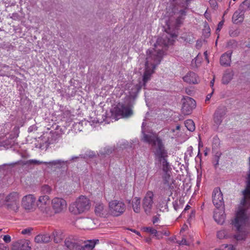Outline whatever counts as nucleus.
<instances>
[{
	"label": "nucleus",
	"mask_w": 250,
	"mask_h": 250,
	"mask_svg": "<svg viewBox=\"0 0 250 250\" xmlns=\"http://www.w3.org/2000/svg\"><path fill=\"white\" fill-rule=\"evenodd\" d=\"M179 13L180 15L175 21H173L170 20L167 22V28L166 32L157 39L154 47L148 49L146 52L145 70L143 77L144 84L150 80L156 67L160 63L164 50L172 45L177 38L178 33L176 28L182 23L183 17L186 15V9L180 10Z\"/></svg>",
	"instance_id": "nucleus-1"
},
{
	"label": "nucleus",
	"mask_w": 250,
	"mask_h": 250,
	"mask_svg": "<svg viewBox=\"0 0 250 250\" xmlns=\"http://www.w3.org/2000/svg\"><path fill=\"white\" fill-rule=\"evenodd\" d=\"M249 170L246 176V188L243 191V197L236 213L235 217L232 220V225L238 231H241L243 226L248 219L250 210V157Z\"/></svg>",
	"instance_id": "nucleus-2"
},
{
	"label": "nucleus",
	"mask_w": 250,
	"mask_h": 250,
	"mask_svg": "<svg viewBox=\"0 0 250 250\" xmlns=\"http://www.w3.org/2000/svg\"><path fill=\"white\" fill-rule=\"evenodd\" d=\"M157 161L160 162L163 170L162 181L160 189L162 192L170 196L176 187L175 181L172 177L171 165L167 159V157H158Z\"/></svg>",
	"instance_id": "nucleus-3"
},
{
	"label": "nucleus",
	"mask_w": 250,
	"mask_h": 250,
	"mask_svg": "<svg viewBox=\"0 0 250 250\" xmlns=\"http://www.w3.org/2000/svg\"><path fill=\"white\" fill-rule=\"evenodd\" d=\"M143 140L152 146V150L157 156H167L164 146L161 140L155 134L153 133H150L148 134H144Z\"/></svg>",
	"instance_id": "nucleus-4"
},
{
	"label": "nucleus",
	"mask_w": 250,
	"mask_h": 250,
	"mask_svg": "<svg viewBox=\"0 0 250 250\" xmlns=\"http://www.w3.org/2000/svg\"><path fill=\"white\" fill-rule=\"evenodd\" d=\"M89 208V200L85 196H81L70 205L69 210L72 213L78 214L88 210Z\"/></svg>",
	"instance_id": "nucleus-5"
},
{
	"label": "nucleus",
	"mask_w": 250,
	"mask_h": 250,
	"mask_svg": "<svg viewBox=\"0 0 250 250\" xmlns=\"http://www.w3.org/2000/svg\"><path fill=\"white\" fill-rule=\"evenodd\" d=\"M111 116L116 120L121 118H128L133 114L132 110L128 106L119 103L111 109Z\"/></svg>",
	"instance_id": "nucleus-6"
},
{
	"label": "nucleus",
	"mask_w": 250,
	"mask_h": 250,
	"mask_svg": "<svg viewBox=\"0 0 250 250\" xmlns=\"http://www.w3.org/2000/svg\"><path fill=\"white\" fill-rule=\"evenodd\" d=\"M20 195L18 192L13 191L6 195V206L9 209L17 211L19 208Z\"/></svg>",
	"instance_id": "nucleus-7"
},
{
	"label": "nucleus",
	"mask_w": 250,
	"mask_h": 250,
	"mask_svg": "<svg viewBox=\"0 0 250 250\" xmlns=\"http://www.w3.org/2000/svg\"><path fill=\"white\" fill-rule=\"evenodd\" d=\"M39 209L46 215L51 216L52 212L50 208V198L47 195L40 196L37 202Z\"/></svg>",
	"instance_id": "nucleus-8"
},
{
	"label": "nucleus",
	"mask_w": 250,
	"mask_h": 250,
	"mask_svg": "<svg viewBox=\"0 0 250 250\" xmlns=\"http://www.w3.org/2000/svg\"><path fill=\"white\" fill-rule=\"evenodd\" d=\"M111 213L114 216H118L124 212L125 207L122 202L114 200L109 203Z\"/></svg>",
	"instance_id": "nucleus-9"
},
{
	"label": "nucleus",
	"mask_w": 250,
	"mask_h": 250,
	"mask_svg": "<svg viewBox=\"0 0 250 250\" xmlns=\"http://www.w3.org/2000/svg\"><path fill=\"white\" fill-rule=\"evenodd\" d=\"M182 104V112L187 115L190 114L196 106L195 101L189 97H187L183 100Z\"/></svg>",
	"instance_id": "nucleus-10"
},
{
	"label": "nucleus",
	"mask_w": 250,
	"mask_h": 250,
	"mask_svg": "<svg viewBox=\"0 0 250 250\" xmlns=\"http://www.w3.org/2000/svg\"><path fill=\"white\" fill-rule=\"evenodd\" d=\"M51 204L55 213H59L66 208L67 204L62 198L55 197L52 200Z\"/></svg>",
	"instance_id": "nucleus-11"
},
{
	"label": "nucleus",
	"mask_w": 250,
	"mask_h": 250,
	"mask_svg": "<svg viewBox=\"0 0 250 250\" xmlns=\"http://www.w3.org/2000/svg\"><path fill=\"white\" fill-rule=\"evenodd\" d=\"M212 203L216 208H220L224 207V202L223 194L220 188H215L212 192Z\"/></svg>",
	"instance_id": "nucleus-12"
},
{
	"label": "nucleus",
	"mask_w": 250,
	"mask_h": 250,
	"mask_svg": "<svg viewBox=\"0 0 250 250\" xmlns=\"http://www.w3.org/2000/svg\"><path fill=\"white\" fill-rule=\"evenodd\" d=\"M226 114V108L225 106L219 107L214 114L213 125L218 127L221 124Z\"/></svg>",
	"instance_id": "nucleus-13"
},
{
	"label": "nucleus",
	"mask_w": 250,
	"mask_h": 250,
	"mask_svg": "<svg viewBox=\"0 0 250 250\" xmlns=\"http://www.w3.org/2000/svg\"><path fill=\"white\" fill-rule=\"evenodd\" d=\"M153 193L149 191L147 192L143 201V207L146 214L149 213L153 206Z\"/></svg>",
	"instance_id": "nucleus-14"
},
{
	"label": "nucleus",
	"mask_w": 250,
	"mask_h": 250,
	"mask_svg": "<svg viewBox=\"0 0 250 250\" xmlns=\"http://www.w3.org/2000/svg\"><path fill=\"white\" fill-rule=\"evenodd\" d=\"M36 198L33 194H28L23 197L21 201L22 207L26 210H31L34 208Z\"/></svg>",
	"instance_id": "nucleus-15"
},
{
	"label": "nucleus",
	"mask_w": 250,
	"mask_h": 250,
	"mask_svg": "<svg viewBox=\"0 0 250 250\" xmlns=\"http://www.w3.org/2000/svg\"><path fill=\"white\" fill-rule=\"evenodd\" d=\"M226 215L225 214L224 207L220 208H216L214 211L213 218L218 224L222 225L225 222Z\"/></svg>",
	"instance_id": "nucleus-16"
},
{
	"label": "nucleus",
	"mask_w": 250,
	"mask_h": 250,
	"mask_svg": "<svg viewBox=\"0 0 250 250\" xmlns=\"http://www.w3.org/2000/svg\"><path fill=\"white\" fill-rule=\"evenodd\" d=\"M30 242L26 240H20L13 244L12 249L13 250H29Z\"/></svg>",
	"instance_id": "nucleus-17"
},
{
	"label": "nucleus",
	"mask_w": 250,
	"mask_h": 250,
	"mask_svg": "<svg viewBox=\"0 0 250 250\" xmlns=\"http://www.w3.org/2000/svg\"><path fill=\"white\" fill-rule=\"evenodd\" d=\"M64 244L68 250H83L82 245L79 243L70 238L65 240Z\"/></svg>",
	"instance_id": "nucleus-18"
},
{
	"label": "nucleus",
	"mask_w": 250,
	"mask_h": 250,
	"mask_svg": "<svg viewBox=\"0 0 250 250\" xmlns=\"http://www.w3.org/2000/svg\"><path fill=\"white\" fill-rule=\"evenodd\" d=\"M184 82L189 84L198 83L199 79L197 75L193 72H189L183 78Z\"/></svg>",
	"instance_id": "nucleus-19"
},
{
	"label": "nucleus",
	"mask_w": 250,
	"mask_h": 250,
	"mask_svg": "<svg viewBox=\"0 0 250 250\" xmlns=\"http://www.w3.org/2000/svg\"><path fill=\"white\" fill-rule=\"evenodd\" d=\"M244 14L243 9L240 8L233 14L232 18V22L235 24L242 22L244 20Z\"/></svg>",
	"instance_id": "nucleus-20"
},
{
	"label": "nucleus",
	"mask_w": 250,
	"mask_h": 250,
	"mask_svg": "<svg viewBox=\"0 0 250 250\" xmlns=\"http://www.w3.org/2000/svg\"><path fill=\"white\" fill-rule=\"evenodd\" d=\"M232 52H227L223 54L220 58V64L221 65L228 66L230 65L231 62V55Z\"/></svg>",
	"instance_id": "nucleus-21"
},
{
	"label": "nucleus",
	"mask_w": 250,
	"mask_h": 250,
	"mask_svg": "<svg viewBox=\"0 0 250 250\" xmlns=\"http://www.w3.org/2000/svg\"><path fill=\"white\" fill-rule=\"evenodd\" d=\"M99 242V240L98 239L88 240L85 241L84 245H82V246L83 250H92Z\"/></svg>",
	"instance_id": "nucleus-22"
},
{
	"label": "nucleus",
	"mask_w": 250,
	"mask_h": 250,
	"mask_svg": "<svg viewBox=\"0 0 250 250\" xmlns=\"http://www.w3.org/2000/svg\"><path fill=\"white\" fill-rule=\"evenodd\" d=\"M50 236L48 234H39L35 238V241L37 243H46L50 241Z\"/></svg>",
	"instance_id": "nucleus-23"
},
{
	"label": "nucleus",
	"mask_w": 250,
	"mask_h": 250,
	"mask_svg": "<svg viewBox=\"0 0 250 250\" xmlns=\"http://www.w3.org/2000/svg\"><path fill=\"white\" fill-rule=\"evenodd\" d=\"M140 199L138 197H135L132 201V207L134 211L136 213L140 212Z\"/></svg>",
	"instance_id": "nucleus-24"
},
{
	"label": "nucleus",
	"mask_w": 250,
	"mask_h": 250,
	"mask_svg": "<svg viewBox=\"0 0 250 250\" xmlns=\"http://www.w3.org/2000/svg\"><path fill=\"white\" fill-rule=\"evenodd\" d=\"M233 74L232 71H226L224 74L222 78V83L224 84H228L232 80Z\"/></svg>",
	"instance_id": "nucleus-25"
},
{
	"label": "nucleus",
	"mask_w": 250,
	"mask_h": 250,
	"mask_svg": "<svg viewBox=\"0 0 250 250\" xmlns=\"http://www.w3.org/2000/svg\"><path fill=\"white\" fill-rule=\"evenodd\" d=\"M144 230L145 231H146L151 234L155 236L157 238L160 239L159 237V231H157L155 229H153L151 227H145L144 228Z\"/></svg>",
	"instance_id": "nucleus-26"
},
{
	"label": "nucleus",
	"mask_w": 250,
	"mask_h": 250,
	"mask_svg": "<svg viewBox=\"0 0 250 250\" xmlns=\"http://www.w3.org/2000/svg\"><path fill=\"white\" fill-rule=\"evenodd\" d=\"M185 125L187 128L190 131H193L195 129L194 122L192 120H187L185 122Z\"/></svg>",
	"instance_id": "nucleus-27"
},
{
	"label": "nucleus",
	"mask_w": 250,
	"mask_h": 250,
	"mask_svg": "<svg viewBox=\"0 0 250 250\" xmlns=\"http://www.w3.org/2000/svg\"><path fill=\"white\" fill-rule=\"evenodd\" d=\"M53 235L54 236V241L56 243H60L62 239V233L60 231H54L53 232Z\"/></svg>",
	"instance_id": "nucleus-28"
},
{
	"label": "nucleus",
	"mask_w": 250,
	"mask_h": 250,
	"mask_svg": "<svg viewBox=\"0 0 250 250\" xmlns=\"http://www.w3.org/2000/svg\"><path fill=\"white\" fill-rule=\"evenodd\" d=\"M104 209V206L102 203L96 204L95 206V212L97 215L101 216L103 213L102 212Z\"/></svg>",
	"instance_id": "nucleus-29"
},
{
	"label": "nucleus",
	"mask_w": 250,
	"mask_h": 250,
	"mask_svg": "<svg viewBox=\"0 0 250 250\" xmlns=\"http://www.w3.org/2000/svg\"><path fill=\"white\" fill-rule=\"evenodd\" d=\"M52 188L48 185H44L41 187V192L43 194H47V195L48 194H50Z\"/></svg>",
	"instance_id": "nucleus-30"
},
{
	"label": "nucleus",
	"mask_w": 250,
	"mask_h": 250,
	"mask_svg": "<svg viewBox=\"0 0 250 250\" xmlns=\"http://www.w3.org/2000/svg\"><path fill=\"white\" fill-rule=\"evenodd\" d=\"M14 143V140L13 139L11 138L7 140L4 141L1 143V146L5 148H8L11 147Z\"/></svg>",
	"instance_id": "nucleus-31"
},
{
	"label": "nucleus",
	"mask_w": 250,
	"mask_h": 250,
	"mask_svg": "<svg viewBox=\"0 0 250 250\" xmlns=\"http://www.w3.org/2000/svg\"><path fill=\"white\" fill-rule=\"evenodd\" d=\"M240 8L243 11L250 9V0H245L240 5Z\"/></svg>",
	"instance_id": "nucleus-32"
},
{
	"label": "nucleus",
	"mask_w": 250,
	"mask_h": 250,
	"mask_svg": "<svg viewBox=\"0 0 250 250\" xmlns=\"http://www.w3.org/2000/svg\"><path fill=\"white\" fill-rule=\"evenodd\" d=\"M6 205V195L4 194H0V206Z\"/></svg>",
	"instance_id": "nucleus-33"
},
{
	"label": "nucleus",
	"mask_w": 250,
	"mask_h": 250,
	"mask_svg": "<svg viewBox=\"0 0 250 250\" xmlns=\"http://www.w3.org/2000/svg\"><path fill=\"white\" fill-rule=\"evenodd\" d=\"M192 155H194L193 153V147L190 146L188 147L185 152V156H191Z\"/></svg>",
	"instance_id": "nucleus-34"
},
{
	"label": "nucleus",
	"mask_w": 250,
	"mask_h": 250,
	"mask_svg": "<svg viewBox=\"0 0 250 250\" xmlns=\"http://www.w3.org/2000/svg\"><path fill=\"white\" fill-rule=\"evenodd\" d=\"M84 155L86 156H96L97 154L94 151L87 149L85 150Z\"/></svg>",
	"instance_id": "nucleus-35"
},
{
	"label": "nucleus",
	"mask_w": 250,
	"mask_h": 250,
	"mask_svg": "<svg viewBox=\"0 0 250 250\" xmlns=\"http://www.w3.org/2000/svg\"><path fill=\"white\" fill-rule=\"evenodd\" d=\"M217 236L219 239H223L225 238L226 236V232L225 230H220L218 231L217 234Z\"/></svg>",
	"instance_id": "nucleus-36"
},
{
	"label": "nucleus",
	"mask_w": 250,
	"mask_h": 250,
	"mask_svg": "<svg viewBox=\"0 0 250 250\" xmlns=\"http://www.w3.org/2000/svg\"><path fill=\"white\" fill-rule=\"evenodd\" d=\"M224 23V19H223V20H222L220 22H219V23L218 24V26H217V28L216 31V34H218L219 32L220 31V30H221V29L223 27Z\"/></svg>",
	"instance_id": "nucleus-37"
},
{
	"label": "nucleus",
	"mask_w": 250,
	"mask_h": 250,
	"mask_svg": "<svg viewBox=\"0 0 250 250\" xmlns=\"http://www.w3.org/2000/svg\"><path fill=\"white\" fill-rule=\"evenodd\" d=\"M229 34L231 37H235L238 35L239 32L237 30H230Z\"/></svg>",
	"instance_id": "nucleus-38"
},
{
	"label": "nucleus",
	"mask_w": 250,
	"mask_h": 250,
	"mask_svg": "<svg viewBox=\"0 0 250 250\" xmlns=\"http://www.w3.org/2000/svg\"><path fill=\"white\" fill-rule=\"evenodd\" d=\"M219 250H234V247L232 245H226L224 248L221 249Z\"/></svg>",
	"instance_id": "nucleus-39"
},
{
	"label": "nucleus",
	"mask_w": 250,
	"mask_h": 250,
	"mask_svg": "<svg viewBox=\"0 0 250 250\" xmlns=\"http://www.w3.org/2000/svg\"><path fill=\"white\" fill-rule=\"evenodd\" d=\"M3 239L5 242L8 243L11 241V237L8 235H6L4 236Z\"/></svg>",
	"instance_id": "nucleus-40"
},
{
	"label": "nucleus",
	"mask_w": 250,
	"mask_h": 250,
	"mask_svg": "<svg viewBox=\"0 0 250 250\" xmlns=\"http://www.w3.org/2000/svg\"><path fill=\"white\" fill-rule=\"evenodd\" d=\"M177 242L179 245H188V243L187 242V241L185 238H183L181 241H177Z\"/></svg>",
	"instance_id": "nucleus-41"
},
{
	"label": "nucleus",
	"mask_w": 250,
	"mask_h": 250,
	"mask_svg": "<svg viewBox=\"0 0 250 250\" xmlns=\"http://www.w3.org/2000/svg\"><path fill=\"white\" fill-rule=\"evenodd\" d=\"M31 230H32V229H30V228L25 229H23L21 231V233L22 234H29Z\"/></svg>",
	"instance_id": "nucleus-42"
},
{
	"label": "nucleus",
	"mask_w": 250,
	"mask_h": 250,
	"mask_svg": "<svg viewBox=\"0 0 250 250\" xmlns=\"http://www.w3.org/2000/svg\"><path fill=\"white\" fill-rule=\"evenodd\" d=\"M163 235H165L166 236H168L169 235V232L167 231H159L160 238L162 237Z\"/></svg>",
	"instance_id": "nucleus-43"
},
{
	"label": "nucleus",
	"mask_w": 250,
	"mask_h": 250,
	"mask_svg": "<svg viewBox=\"0 0 250 250\" xmlns=\"http://www.w3.org/2000/svg\"><path fill=\"white\" fill-rule=\"evenodd\" d=\"M83 223L88 225H90L91 224H92L93 223V221L91 219L87 218V219H84L83 220Z\"/></svg>",
	"instance_id": "nucleus-44"
},
{
	"label": "nucleus",
	"mask_w": 250,
	"mask_h": 250,
	"mask_svg": "<svg viewBox=\"0 0 250 250\" xmlns=\"http://www.w3.org/2000/svg\"><path fill=\"white\" fill-rule=\"evenodd\" d=\"M0 250H9V249L4 244L0 243Z\"/></svg>",
	"instance_id": "nucleus-45"
},
{
	"label": "nucleus",
	"mask_w": 250,
	"mask_h": 250,
	"mask_svg": "<svg viewBox=\"0 0 250 250\" xmlns=\"http://www.w3.org/2000/svg\"><path fill=\"white\" fill-rule=\"evenodd\" d=\"M213 92H214V89H212V91L211 93H209L207 95V96L206 97V102H207L209 101L210 99L211 98V97L213 94Z\"/></svg>",
	"instance_id": "nucleus-46"
},
{
	"label": "nucleus",
	"mask_w": 250,
	"mask_h": 250,
	"mask_svg": "<svg viewBox=\"0 0 250 250\" xmlns=\"http://www.w3.org/2000/svg\"><path fill=\"white\" fill-rule=\"evenodd\" d=\"M173 206L175 209V210H177L179 208V205H178V202L177 201H174L173 202Z\"/></svg>",
	"instance_id": "nucleus-47"
},
{
	"label": "nucleus",
	"mask_w": 250,
	"mask_h": 250,
	"mask_svg": "<svg viewBox=\"0 0 250 250\" xmlns=\"http://www.w3.org/2000/svg\"><path fill=\"white\" fill-rule=\"evenodd\" d=\"M112 151V149L111 148H107V150L105 151L104 153H103L104 155L107 154L108 155L110 153H111Z\"/></svg>",
	"instance_id": "nucleus-48"
},
{
	"label": "nucleus",
	"mask_w": 250,
	"mask_h": 250,
	"mask_svg": "<svg viewBox=\"0 0 250 250\" xmlns=\"http://www.w3.org/2000/svg\"><path fill=\"white\" fill-rule=\"evenodd\" d=\"M158 220H159V218L158 217H157L156 216L154 217L153 219V224H155L156 222H157L158 221Z\"/></svg>",
	"instance_id": "nucleus-49"
},
{
	"label": "nucleus",
	"mask_w": 250,
	"mask_h": 250,
	"mask_svg": "<svg viewBox=\"0 0 250 250\" xmlns=\"http://www.w3.org/2000/svg\"><path fill=\"white\" fill-rule=\"evenodd\" d=\"M214 78H213V79L210 82V86L211 87L212 89H213V85H214Z\"/></svg>",
	"instance_id": "nucleus-50"
},
{
	"label": "nucleus",
	"mask_w": 250,
	"mask_h": 250,
	"mask_svg": "<svg viewBox=\"0 0 250 250\" xmlns=\"http://www.w3.org/2000/svg\"><path fill=\"white\" fill-rule=\"evenodd\" d=\"M209 151V149L206 148V150H204V155L207 156L208 154V152Z\"/></svg>",
	"instance_id": "nucleus-51"
},
{
	"label": "nucleus",
	"mask_w": 250,
	"mask_h": 250,
	"mask_svg": "<svg viewBox=\"0 0 250 250\" xmlns=\"http://www.w3.org/2000/svg\"><path fill=\"white\" fill-rule=\"evenodd\" d=\"M204 55H205V56L206 59L207 60V61L208 62H209V60H208V57H207V55H208V54H207V51H206V52H204Z\"/></svg>",
	"instance_id": "nucleus-52"
},
{
	"label": "nucleus",
	"mask_w": 250,
	"mask_h": 250,
	"mask_svg": "<svg viewBox=\"0 0 250 250\" xmlns=\"http://www.w3.org/2000/svg\"><path fill=\"white\" fill-rule=\"evenodd\" d=\"M131 230L133 232H135V233H136L137 235H140V233L139 231H138L135 229H134V230L131 229Z\"/></svg>",
	"instance_id": "nucleus-53"
},
{
	"label": "nucleus",
	"mask_w": 250,
	"mask_h": 250,
	"mask_svg": "<svg viewBox=\"0 0 250 250\" xmlns=\"http://www.w3.org/2000/svg\"><path fill=\"white\" fill-rule=\"evenodd\" d=\"M235 238L237 240H241V239H243V238L242 237L240 236L239 235L235 236Z\"/></svg>",
	"instance_id": "nucleus-54"
},
{
	"label": "nucleus",
	"mask_w": 250,
	"mask_h": 250,
	"mask_svg": "<svg viewBox=\"0 0 250 250\" xmlns=\"http://www.w3.org/2000/svg\"><path fill=\"white\" fill-rule=\"evenodd\" d=\"M190 208V206L187 205L186 206V208H185L184 211L189 209Z\"/></svg>",
	"instance_id": "nucleus-55"
},
{
	"label": "nucleus",
	"mask_w": 250,
	"mask_h": 250,
	"mask_svg": "<svg viewBox=\"0 0 250 250\" xmlns=\"http://www.w3.org/2000/svg\"><path fill=\"white\" fill-rule=\"evenodd\" d=\"M219 157H216V163L214 164V166L216 167L217 165H218V159Z\"/></svg>",
	"instance_id": "nucleus-56"
},
{
	"label": "nucleus",
	"mask_w": 250,
	"mask_h": 250,
	"mask_svg": "<svg viewBox=\"0 0 250 250\" xmlns=\"http://www.w3.org/2000/svg\"><path fill=\"white\" fill-rule=\"evenodd\" d=\"M194 215H195V212L194 211H192L191 212V213L190 217H191L192 216H194Z\"/></svg>",
	"instance_id": "nucleus-57"
},
{
	"label": "nucleus",
	"mask_w": 250,
	"mask_h": 250,
	"mask_svg": "<svg viewBox=\"0 0 250 250\" xmlns=\"http://www.w3.org/2000/svg\"><path fill=\"white\" fill-rule=\"evenodd\" d=\"M200 146H199L197 156H199V155L200 154Z\"/></svg>",
	"instance_id": "nucleus-58"
},
{
	"label": "nucleus",
	"mask_w": 250,
	"mask_h": 250,
	"mask_svg": "<svg viewBox=\"0 0 250 250\" xmlns=\"http://www.w3.org/2000/svg\"><path fill=\"white\" fill-rule=\"evenodd\" d=\"M180 126L179 125H177L176 126V129L177 130H179V129H180Z\"/></svg>",
	"instance_id": "nucleus-59"
},
{
	"label": "nucleus",
	"mask_w": 250,
	"mask_h": 250,
	"mask_svg": "<svg viewBox=\"0 0 250 250\" xmlns=\"http://www.w3.org/2000/svg\"><path fill=\"white\" fill-rule=\"evenodd\" d=\"M214 141H215L216 143H219V140H218V139H214Z\"/></svg>",
	"instance_id": "nucleus-60"
},
{
	"label": "nucleus",
	"mask_w": 250,
	"mask_h": 250,
	"mask_svg": "<svg viewBox=\"0 0 250 250\" xmlns=\"http://www.w3.org/2000/svg\"><path fill=\"white\" fill-rule=\"evenodd\" d=\"M3 68H8L9 66L8 65H4L3 66Z\"/></svg>",
	"instance_id": "nucleus-61"
},
{
	"label": "nucleus",
	"mask_w": 250,
	"mask_h": 250,
	"mask_svg": "<svg viewBox=\"0 0 250 250\" xmlns=\"http://www.w3.org/2000/svg\"><path fill=\"white\" fill-rule=\"evenodd\" d=\"M228 9H227L226 11H225L224 16L228 13Z\"/></svg>",
	"instance_id": "nucleus-62"
},
{
	"label": "nucleus",
	"mask_w": 250,
	"mask_h": 250,
	"mask_svg": "<svg viewBox=\"0 0 250 250\" xmlns=\"http://www.w3.org/2000/svg\"><path fill=\"white\" fill-rule=\"evenodd\" d=\"M86 227L87 229H89V227L88 226H86Z\"/></svg>",
	"instance_id": "nucleus-63"
},
{
	"label": "nucleus",
	"mask_w": 250,
	"mask_h": 250,
	"mask_svg": "<svg viewBox=\"0 0 250 250\" xmlns=\"http://www.w3.org/2000/svg\"><path fill=\"white\" fill-rule=\"evenodd\" d=\"M136 89H137V86H134Z\"/></svg>",
	"instance_id": "nucleus-64"
}]
</instances>
